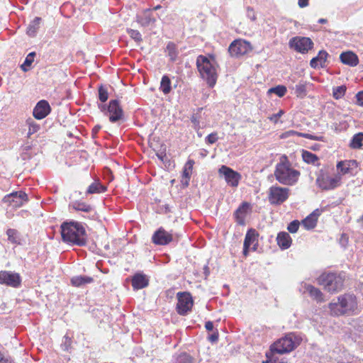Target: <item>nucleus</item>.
I'll use <instances>...</instances> for the list:
<instances>
[{
    "mask_svg": "<svg viewBox=\"0 0 363 363\" xmlns=\"http://www.w3.org/2000/svg\"><path fill=\"white\" fill-rule=\"evenodd\" d=\"M286 92V88L283 85H278L269 89V93H274L279 97L284 96Z\"/></svg>",
    "mask_w": 363,
    "mask_h": 363,
    "instance_id": "39",
    "label": "nucleus"
},
{
    "mask_svg": "<svg viewBox=\"0 0 363 363\" xmlns=\"http://www.w3.org/2000/svg\"><path fill=\"white\" fill-rule=\"evenodd\" d=\"M51 111L49 103L45 100H40L35 106L33 115L35 118L41 120L45 118Z\"/></svg>",
    "mask_w": 363,
    "mask_h": 363,
    "instance_id": "16",
    "label": "nucleus"
},
{
    "mask_svg": "<svg viewBox=\"0 0 363 363\" xmlns=\"http://www.w3.org/2000/svg\"><path fill=\"white\" fill-rule=\"evenodd\" d=\"M308 4V0H298V6L301 8L307 6Z\"/></svg>",
    "mask_w": 363,
    "mask_h": 363,
    "instance_id": "58",
    "label": "nucleus"
},
{
    "mask_svg": "<svg viewBox=\"0 0 363 363\" xmlns=\"http://www.w3.org/2000/svg\"><path fill=\"white\" fill-rule=\"evenodd\" d=\"M61 235L65 242L77 246H84L86 244L85 228L78 222H64L61 225Z\"/></svg>",
    "mask_w": 363,
    "mask_h": 363,
    "instance_id": "1",
    "label": "nucleus"
},
{
    "mask_svg": "<svg viewBox=\"0 0 363 363\" xmlns=\"http://www.w3.org/2000/svg\"><path fill=\"white\" fill-rule=\"evenodd\" d=\"M357 167V162L356 160H347L339 162L337 164V168L342 174L352 173L353 167Z\"/></svg>",
    "mask_w": 363,
    "mask_h": 363,
    "instance_id": "25",
    "label": "nucleus"
},
{
    "mask_svg": "<svg viewBox=\"0 0 363 363\" xmlns=\"http://www.w3.org/2000/svg\"><path fill=\"white\" fill-rule=\"evenodd\" d=\"M149 280L146 275L137 273L132 279V286L134 289H140L146 287L148 285Z\"/></svg>",
    "mask_w": 363,
    "mask_h": 363,
    "instance_id": "21",
    "label": "nucleus"
},
{
    "mask_svg": "<svg viewBox=\"0 0 363 363\" xmlns=\"http://www.w3.org/2000/svg\"><path fill=\"white\" fill-rule=\"evenodd\" d=\"M362 141L363 133H357L352 137L350 146L353 149H359L362 146Z\"/></svg>",
    "mask_w": 363,
    "mask_h": 363,
    "instance_id": "33",
    "label": "nucleus"
},
{
    "mask_svg": "<svg viewBox=\"0 0 363 363\" xmlns=\"http://www.w3.org/2000/svg\"><path fill=\"white\" fill-rule=\"evenodd\" d=\"M167 50L171 60L174 61L177 56L175 45L173 43H169L167 46Z\"/></svg>",
    "mask_w": 363,
    "mask_h": 363,
    "instance_id": "43",
    "label": "nucleus"
},
{
    "mask_svg": "<svg viewBox=\"0 0 363 363\" xmlns=\"http://www.w3.org/2000/svg\"><path fill=\"white\" fill-rule=\"evenodd\" d=\"M101 128V126L99 125H95L92 129V135L93 137H95L96 135L98 133L99 130Z\"/></svg>",
    "mask_w": 363,
    "mask_h": 363,
    "instance_id": "56",
    "label": "nucleus"
},
{
    "mask_svg": "<svg viewBox=\"0 0 363 363\" xmlns=\"http://www.w3.org/2000/svg\"><path fill=\"white\" fill-rule=\"evenodd\" d=\"M21 279L18 273L1 271L0 272V284H5L12 287H18L20 286Z\"/></svg>",
    "mask_w": 363,
    "mask_h": 363,
    "instance_id": "15",
    "label": "nucleus"
},
{
    "mask_svg": "<svg viewBox=\"0 0 363 363\" xmlns=\"http://www.w3.org/2000/svg\"><path fill=\"white\" fill-rule=\"evenodd\" d=\"M8 240L15 244H21L20 234L16 229L9 228L6 230Z\"/></svg>",
    "mask_w": 363,
    "mask_h": 363,
    "instance_id": "34",
    "label": "nucleus"
},
{
    "mask_svg": "<svg viewBox=\"0 0 363 363\" xmlns=\"http://www.w3.org/2000/svg\"><path fill=\"white\" fill-rule=\"evenodd\" d=\"M35 56V52H30L27 55V57H26V60H25L23 64L21 65V69L24 72H27L29 69L28 67L33 62Z\"/></svg>",
    "mask_w": 363,
    "mask_h": 363,
    "instance_id": "38",
    "label": "nucleus"
},
{
    "mask_svg": "<svg viewBox=\"0 0 363 363\" xmlns=\"http://www.w3.org/2000/svg\"><path fill=\"white\" fill-rule=\"evenodd\" d=\"M72 340L67 335H65L63 338V342L61 344V347L63 350L68 351L71 348Z\"/></svg>",
    "mask_w": 363,
    "mask_h": 363,
    "instance_id": "45",
    "label": "nucleus"
},
{
    "mask_svg": "<svg viewBox=\"0 0 363 363\" xmlns=\"http://www.w3.org/2000/svg\"><path fill=\"white\" fill-rule=\"evenodd\" d=\"M301 337L294 333H289L277 340L272 350L277 354L289 353L297 347L301 342Z\"/></svg>",
    "mask_w": 363,
    "mask_h": 363,
    "instance_id": "6",
    "label": "nucleus"
},
{
    "mask_svg": "<svg viewBox=\"0 0 363 363\" xmlns=\"http://www.w3.org/2000/svg\"><path fill=\"white\" fill-rule=\"evenodd\" d=\"M99 108L101 109V111L103 112H105V114H107V108H106V105H99Z\"/></svg>",
    "mask_w": 363,
    "mask_h": 363,
    "instance_id": "60",
    "label": "nucleus"
},
{
    "mask_svg": "<svg viewBox=\"0 0 363 363\" xmlns=\"http://www.w3.org/2000/svg\"><path fill=\"white\" fill-rule=\"evenodd\" d=\"M328 56V53L325 50H320L318 55L315 57H313L311 62L310 65L313 68H317L319 66L321 67H324L325 66V62L327 57Z\"/></svg>",
    "mask_w": 363,
    "mask_h": 363,
    "instance_id": "22",
    "label": "nucleus"
},
{
    "mask_svg": "<svg viewBox=\"0 0 363 363\" xmlns=\"http://www.w3.org/2000/svg\"><path fill=\"white\" fill-rule=\"evenodd\" d=\"M340 59L343 64L351 67H355L359 63L357 55L352 51H347L341 53L340 55Z\"/></svg>",
    "mask_w": 363,
    "mask_h": 363,
    "instance_id": "20",
    "label": "nucleus"
},
{
    "mask_svg": "<svg viewBox=\"0 0 363 363\" xmlns=\"http://www.w3.org/2000/svg\"><path fill=\"white\" fill-rule=\"evenodd\" d=\"M106 187L104 185H102L99 182H94L88 187L86 194H99L106 191Z\"/></svg>",
    "mask_w": 363,
    "mask_h": 363,
    "instance_id": "31",
    "label": "nucleus"
},
{
    "mask_svg": "<svg viewBox=\"0 0 363 363\" xmlns=\"http://www.w3.org/2000/svg\"><path fill=\"white\" fill-rule=\"evenodd\" d=\"M41 18L35 17L33 21L29 24L27 28V34L30 37H34L40 28Z\"/></svg>",
    "mask_w": 363,
    "mask_h": 363,
    "instance_id": "29",
    "label": "nucleus"
},
{
    "mask_svg": "<svg viewBox=\"0 0 363 363\" xmlns=\"http://www.w3.org/2000/svg\"><path fill=\"white\" fill-rule=\"evenodd\" d=\"M289 189L279 186H272L269 192V201L273 205L284 203L289 197Z\"/></svg>",
    "mask_w": 363,
    "mask_h": 363,
    "instance_id": "10",
    "label": "nucleus"
},
{
    "mask_svg": "<svg viewBox=\"0 0 363 363\" xmlns=\"http://www.w3.org/2000/svg\"><path fill=\"white\" fill-rule=\"evenodd\" d=\"M3 202L8 203L12 208H20L23 203L28 201V196L23 191H14L7 194L3 199Z\"/></svg>",
    "mask_w": 363,
    "mask_h": 363,
    "instance_id": "12",
    "label": "nucleus"
},
{
    "mask_svg": "<svg viewBox=\"0 0 363 363\" xmlns=\"http://www.w3.org/2000/svg\"><path fill=\"white\" fill-rule=\"evenodd\" d=\"M108 98V88L101 85L99 87V99L101 102H105Z\"/></svg>",
    "mask_w": 363,
    "mask_h": 363,
    "instance_id": "41",
    "label": "nucleus"
},
{
    "mask_svg": "<svg viewBox=\"0 0 363 363\" xmlns=\"http://www.w3.org/2000/svg\"><path fill=\"white\" fill-rule=\"evenodd\" d=\"M205 328L208 331L213 330V323L211 321H207L205 324Z\"/></svg>",
    "mask_w": 363,
    "mask_h": 363,
    "instance_id": "55",
    "label": "nucleus"
},
{
    "mask_svg": "<svg viewBox=\"0 0 363 363\" xmlns=\"http://www.w3.org/2000/svg\"><path fill=\"white\" fill-rule=\"evenodd\" d=\"M295 91L298 96H305L306 95V86L301 83L296 84V87H295Z\"/></svg>",
    "mask_w": 363,
    "mask_h": 363,
    "instance_id": "47",
    "label": "nucleus"
},
{
    "mask_svg": "<svg viewBox=\"0 0 363 363\" xmlns=\"http://www.w3.org/2000/svg\"><path fill=\"white\" fill-rule=\"evenodd\" d=\"M128 33L130 36L131 38H133L136 42H141L142 41V36L140 32L137 30L133 29H128Z\"/></svg>",
    "mask_w": 363,
    "mask_h": 363,
    "instance_id": "44",
    "label": "nucleus"
},
{
    "mask_svg": "<svg viewBox=\"0 0 363 363\" xmlns=\"http://www.w3.org/2000/svg\"><path fill=\"white\" fill-rule=\"evenodd\" d=\"M177 313L181 315H186L191 311L194 304L191 294L188 292H179L177 294Z\"/></svg>",
    "mask_w": 363,
    "mask_h": 363,
    "instance_id": "7",
    "label": "nucleus"
},
{
    "mask_svg": "<svg viewBox=\"0 0 363 363\" xmlns=\"http://www.w3.org/2000/svg\"><path fill=\"white\" fill-rule=\"evenodd\" d=\"M0 363H11L8 358H6L4 354L0 352Z\"/></svg>",
    "mask_w": 363,
    "mask_h": 363,
    "instance_id": "57",
    "label": "nucleus"
},
{
    "mask_svg": "<svg viewBox=\"0 0 363 363\" xmlns=\"http://www.w3.org/2000/svg\"><path fill=\"white\" fill-rule=\"evenodd\" d=\"M277 180L284 185H293L298 179L300 172L293 169L286 157H283L277 164L274 171Z\"/></svg>",
    "mask_w": 363,
    "mask_h": 363,
    "instance_id": "3",
    "label": "nucleus"
},
{
    "mask_svg": "<svg viewBox=\"0 0 363 363\" xmlns=\"http://www.w3.org/2000/svg\"><path fill=\"white\" fill-rule=\"evenodd\" d=\"M160 8H161V6H160V5H157V6H155V7L152 9V12H153L154 11H156V10L160 9Z\"/></svg>",
    "mask_w": 363,
    "mask_h": 363,
    "instance_id": "62",
    "label": "nucleus"
},
{
    "mask_svg": "<svg viewBox=\"0 0 363 363\" xmlns=\"http://www.w3.org/2000/svg\"><path fill=\"white\" fill-rule=\"evenodd\" d=\"M250 205L247 202H244L241 206L235 211L234 216L238 223L243 225L245 223V218Z\"/></svg>",
    "mask_w": 363,
    "mask_h": 363,
    "instance_id": "23",
    "label": "nucleus"
},
{
    "mask_svg": "<svg viewBox=\"0 0 363 363\" xmlns=\"http://www.w3.org/2000/svg\"><path fill=\"white\" fill-rule=\"evenodd\" d=\"M345 86H340L333 89V96L335 99H341L346 91Z\"/></svg>",
    "mask_w": 363,
    "mask_h": 363,
    "instance_id": "40",
    "label": "nucleus"
},
{
    "mask_svg": "<svg viewBox=\"0 0 363 363\" xmlns=\"http://www.w3.org/2000/svg\"><path fill=\"white\" fill-rule=\"evenodd\" d=\"M327 22V20L325 18H320L318 20V23H325Z\"/></svg>",
    "mask_w": 363,
    "mask_h": 363,
    "instance_id": "61",
    "label": "nucleus"
},
{
    "mask_svg": "<svg viewBox=\"0 0 363 363\" xmlns=\"http://www.w3.org/2000/svg\"><path fill=\"white\" fill-rule=\"evenodd\" d=\"M283 113H284V111L280 110L279 111V113H277L276 114H273L271 117H269V119H270V121H272L274 123H277L278 119L281 117V116H282Z\"/></svg>",
    "mask_w": 363,
    "mask_h": 363,
    "instance_id": "51",
    "label": "nucleus"
},
{
    "mask_svg": "<svg viewBox=\"0 0 363 363\" xmlns=\"http://www.w3.org/2000/svg\"><path fill=\"white\" fill-rule=\"evenodd\" d=\"M289 45L298 52L306 53L313 48V43L309 38L296 36L290 39Z\"/></svg>",
    "mask_w": 363,
    "mask_h": 363,
    "instance_id": "9",
    "label": "nucleus"
},
{
    "mask_svg": "<svg viewBox=\"0 0 363 363\" xmlns=\"http://www.w3.org/2000/svg\"><path fill=\"white\" fill-rule=\"evenodd\" d=\"M257 237L258 233L255 229H250L245 238L244 244H243V255L247 256L248 255V251L250 245H253V250H256V245H257Z\"/></svg>",
    "mask_w": 363,
    "mask_h": 363,
    "instance_id": "17",
    "label": "nucleus"
},
{
    "mask_svg": "<svg viewBox=\"0 0 363 363\" xmlns=\"http://www.w3.org/2000/svg\"><path fill=\"white\" fill-rule=\"evenodd\" d=\"M357 308V302L355 296L351 294H345L333 300L329 304L331 315L340 316L354 314Z\"/></svg>",
    "mask_w": 363,
    "mask_h": 363,
    "instance_id": "2",
    "label": "nucleus"
},
{
    "mask_svg": "<svg viewBox=\"0 0 363 363\" xmlns=\"http://www.w3.org/2000/svg\"><path fill=\"white\" fill-rule=\"evenodd\" d=\"M247 16L252 21H255L256 19L255 13L252 8H250V7L247 8Z\"/></svg>",
    "mask_w": 363,
    "mask_h": 363,
    "instance_id": "49",
    "label": "nucleus"
},
{
    "mask_svg": "<svg viewBox=\"0 0 363 363\" xmlns=\"http://www.w3.org/2000/svg\"><path fill=\"white\" fill-rule=\"evenodd\" d=\"M277 241L280 248L286 250L291 246L292 240L289 233L281 232L277 235Z\"/></svg>",
    "mask_w": 363,
    "mask_h": 363,
    "instance_id": "24",
    "label": "nucleus"
},
{
    "mask_svg": "<svg viewBox=\"0 0 363 363\" xmlns=\"http://www.w3.org/2000/svg\"><path fill=\"white\" fill-rule=\"evenodd\" d=\"M160 89L164 94H168L171 91V80L167 75L162 77L160 83Z\"/></svg>",
    "mask_w": 363,
    "mask_h": 363,
    "instance_id": "35",
    "label": "nucleus"
},
{
    "mask_svg": "<svg viewBox=\"0 0 363 363\" xmlns=\"http://www.w3.org/2000/svg\"><path fill=\"white\" fill-rule=\"evenodd\" d=\"M357 104L360 106H363V91L358 92L356 94Z\"/></svg>",
    "mask_w": 363,
    "mask_h": 363,
    "instance_id": "52",
    "label": "nucleus"
},
{
    "mask_svg": "<svg viewBox=\"0 0 363 363\" xmlns=\"http://www.w3.org/2000/svg\"><path fill=\"white\" fill-rule=\"evenodd\" d=\"M109 113V120L111 123H116L123 117V111L117 99L111 100L107 107Z\"/></svg>",
    "mask_w": 363,
    "mask_h": 363,
    "instance_id": "14",
    "label": "nucleus"
},
{
    "mask_svg": "<svg viewBox=\"0 0 363 363\" xmlns=\"http://www.w3.org/2000/svg\"><path fill=\"white\" fill-rule=\"evenodd\" d=\"M156 155L160 160L164 162L167 157L165 150H161L159 152H156Z\"/></svg>",
    "mask_w": 363,
    "mask_h": 363,
    "instance_id": "50",
    "label": "nucleus"
},
{
    "mask_svg": "<svg viewBox=\"0 0 363 363\" xmlns=\"http://www.w3.org/2000/svg\"><path fill=\"white\" fill-rule=\"evenodd\" d=\"M208 340L211 342H217L218 340V333L216 331V332H214L213 333H212L211 335H210L208 336Z\"/></svg>",
    "mask_w": 363,
    "mask_h": 363,
    "instance_id": "53",
    "label": "nucleus"
},
{
    "mask_svg": "<svg viewBox=\"0 0 363 363\" xmlns=\"http://www.w3.org/2000/svg\"><path fill=\"white\" fill-rule=\"evenodd\" d=\"M345 275V273H323L318 279L320 285L331 293L337 292L343 287Z\"/></svg>",
    "mask_w": 363,
    "mask_h": 363,
    "instance_id": "5",
    "label": "nucleus"
},
{
    "mask_svg": "<svg viewBox=\"0 0 363 363\" xmlns=\"http://www.w3.org/2000/svg\"><path fill=\"white\" fill-rule=\"evenodd\" d=\"M306 289H307L308 292L309 293L310 296L311 297L314 298L318 302L324 301L323 294L318 289H317L311 285H308L306 287Z\"/></svg>",
    "mask_w": 363,
    "mask_h": 363,
    "instance_id": "30",
    "label": "nucleus"
},
{
    "mask_svg": "<svg viewBox=\"0 0 363 363\" xmlns=\"http://www.w3.org/2000/svg\"><path fill=\"white\" fill-rule=\"evenodd\" d=\"M291 133L293 134H296L303 138H306L311 139V140L313 139V135H311L308 133H297V132H294V131H292Z\"/></svg>",
    "mask_w": 363,
    "mask_h": 363,
    "instance_id": "54",
    "label": "nucleus"
},
{
    "mask_svg": "<svg viewBox=\"0 0 363 363\" xmlns=\"http://www.w3.org/2000/svg\"><path fill=\"white\" fill-rule=\"evenodd\" d=\"M317 214L315 211L307 216L303 221L302 224L306 229H313L317 223Z\"/></svg>",
    "mask_w": 363,
    "mask_h": 363,
    "instance_id": "28",
    "label": "nucleus"
},
{
    "mask_svg": "<svg viewBox=\"0 0 363 363\" xmlns=\"http://www.w3.org/2000/svg\"><path fill=\"white\" fill-rule=\"evenodd\" d=\"M69 208L84 212H90L92 210V208L90 205L84 202H72L69 203Z\"/></svg>",
    "mask_w": 363,
    "mask_h": 363,
    "instance_id": "32",
    "label": "nucleus"
},
{
    "mask_svg": "<svg viewBox=\"0 0 363 363\" xmlns=\"http://www.w3.org/2000/svg\"><path fill=\"white\" fill-rule=\"evenodd\" d=\"M192 357L186 353L180 354L176 359L175 363H192Z\"/></svg>",
    "mask_w": 363,
    "mask_h": 363,
    "instance_id": "42",
    "label": "nucleus"
},
{
    "mask_svg": "<svg viewBox=\"0 0 363 363\" xmlns=\"http://www.w3.org/2000/svg\"><path fill=\"white\" fill-rule=\"evenodd\" d=\"M302 158L306 163L313 164L318 160V157L315 154L307 150H303Z\"/></svg>",
    "mask_w": 363,
    "mask_h": 363,
    "instance_id": "36",
    "label": "nucleus"
},
{
    "mask_svg": "<svg viewBox=\"0 0 363 363\" xmlns=\"http://www.w3.org/2000/svg\"><path fill=\"white\" fill-rule=\"evenodd\" d=\"M299 225L300 223L298 220H293L289 224L287 229L291 233H296L298 230Z\"/></svg>",
    "mask_w": 363,
    "mask_h": 363,
    "instance_id": "46",
    "label": "nucleus"
},
{
    "mask_svg": "<svg viewBox=\"0 0 363 363\" xmlns=\"http://www.w3.org/2000/svg\"><path fill=\"white\" fill-rule=\"evenodd\" d=\"M252 50L250 43L244 40H235L229 46L228 52L233 57L243 55Z\"/></svg>",
    "mask_w": 363,
    "mask_h": 363,
    "instance_id": "11",
    "label": "nucleus"
},
{
    "mask_svg": "<svg viewBox=\"0 0 363 363\" xmlns=\"http://www.w3.org/2000/svg\"><path fill=\"white\" fill-rule=\"evenodd\" d=\"M196 67L201 77L209 86L213 87L217 80L216 70L213 63L206 56L199 55L196 59Z\"/></svg>",
    "mask_w": 363,
    "mask_h": 363,
    "instance_id": "4",
    "label": "nucleus"
},
{
    "mask_svg": "<svg viewBox=\"0 0 363 363\" xmlns=\"http://www.w3.org/2000/svg\"><path fill=\"white\" fill-rule=\"evenodd\" d=\"M312 140H318V141H324V137L322 135H320V136L313 135Z\"/></svg>",
    "mask_w": 363,
    "mask_h": 363,
    "instance_id": "59",
    "label": "nucleus"
},
{
    "mask_svg": "<svg viewBox=\"0 0 363 363\" xmlns=\"http://www.w3.org/2000/svg\"><path fill=\"white\" fill-rule=\"evenodd\" d=\"M137 22L143 27L152 26L156 22V18L150 9L145 10L137 16Z\"/></svg>",
    "mask_w": 363,
    "mask_h": 363,
    "instance_id": "19",
    "label": "nucleus"
},
{
    "mask_svg": "<svg viewBox=\"0 0 363 363\" xmlns=\"http://www.w3.org/2000/svg\"><path fill=\"white\" fill-rule=\"evenodd\" d=\"M218 172L224 176L225 182L230 186L233 187L238 186L241 179V175L238 172L225 165L221 166Z\"/></svg>",
    "mask_w": 363,
    "mask_h": 363,
    "instance_id": "13",
    "label": "nucleus"
},
{
    "mask_svg": "<svg viewBox=\"0 0 363 363\" xmlns=\"http://www.w3.org/2000/svg\"><path fill=\"white\" fill-rule=\"evenodd\" d=\"M94 279L92 277L87 276H77L74 277L71 279V282L74 286H82L86 284L93 282Z\"/></svg>",
    "mask_w": 363,
    "mask_h": 363,
    "instance_id": "27",
    "label": "nucleus"
},
{
    "mask_svg": "<svg viewBox=\"0 0 363 363\" xmlns=\"http://www.w3.org/2000/svg\"><path fill=\"white\" fill-rule=\"evenodd\" d=\"M341 176L335 175L330 177L328 174L321 173L316 179V184L323 190L333 189L340 185Z\"/></svg>",
    "mask_w": 363,
    "mask_h": 363,
    "instance_id": "8",
    "label": "nucleus"
},
{
    "mask_svg": "<svg viewBox=\"0 0 363 363\" xmlns=\"http://www.w3.org/2000/svg\"><path fill=\"white\" fill-rule=\"evenodd\" d=\"M218 140V136L216 133H212L209 134L206 138V141L209 144H213Z\"/></svg>",
    "mask_w": 363,
    "mask_h": 363,
    "instance_id": "48",
    "label": "nucleus"
},
{
    "mask_svg": "<svg viewBox=\"0 0 363 363\" xmlns=\"http://www.w3.org/2000/svg\"><path fill=\"white\" fill-rule=\"evenodd\" d=\"M194 164V161L193 160H189L186 162L184 167L183 174H182L183 179H182V182L184 185H185L186 186L189 185L191 175L192 174V169H193Z\"/></svg>",
    "mask_w": 363,
    "mask_h": 363,
    "instance_id": "26",
    "label": "nucleus"
},
{
    "mask_svg": "<svg viewBox=\"0 0 363 363\" xmlns=\"http://www.w3.org/2000/svg\"><path fill=\"white\" fill-rule=\"evenodd\" d=\"M28 125V136L30 137L31 135L37 133L40 130V125L35 122L33 119L29 118L26 121Z\"/></svg>",
    "mask_w": 363,
    "mask_h": 363,
    "instance_id": "37",
    "label": "nucleus"
},
{
    "mask_svg": "<svg viewBox=\"0 0 363 363\" xmlns=\"http://www.w3.org/2000/svg\"><path fill=\"white\" fill-rule=\"evenodd\" d=\"M172 240V235L164 230L162 228H159L155 232L152 237V241L155 245H164L169 244Z\"/></svg>",
    "mask_w": 363,
    "mask_h": 363,
    "instance_id": "18",
    "label": "nucleus"
}]
</instances>
